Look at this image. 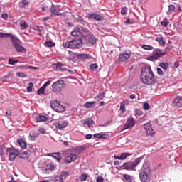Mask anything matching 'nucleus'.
<instances>
[{"instance_id": "obj_1", "label": "nucleus", "mask_w": 182, "mask_h": 182, "mask_svg": "<svg viewBox=\"0 0 182 182\" xmlns=\"http://www.w3.org/2000/svg\"><path fill=\"white\" fill-rule=\"evenodd\" d=\"M140 77L141 83L147 85V86H151V85L157 83V80L154 77V73L151 70V66L149 64L142 67Z\"/></svg>"}, {"instance_id": "obj_2", "label": "nucleus", "mask_w": 182, "mask_h": 182, "mask_svg": "<svg viewBox=\"0 0 182 182\" xmlns=\"http://www.w3.org/2000/svg\"><path fill=\"white\" fill-rule=\"evenodd\" d=\"M83 46V41L82 39H73L70 41H67L63 44V46L69 49H79Z\"/></svg>"}, {"instance_id": "obj_3", "label": "nucleus", "mask_w": 182, "mask_h": 182, "mask_svg": "<svg viewBox=\"0 0 182 182\" xmlns=\"http://www.w3.org/2000/svg\"><path fill=\"white\" fill-rule=\"evenodd\" d=\"M142 160L143 156L136 159L133 162H126L122 165V168L124 170H133L136 171V166H139Z\"/></svg>"}, {"instance_id": "obj_4", "label": "nucleus", "mask_w": 182, "mask_h": 182, "mask_svg": "<svg viewBox=\"0 0 182 182\" xmlns=\"http://www.w3.org/2000/svg\"><path fill=\"white\" fill-rule=\"evenodd\" d=\"M10 39L11 40V42L17 52H21V53H23V52H26V49L21 45H19V39L15 35L12 34V36L10 37Z\"/></svg>"}, {"instance_id": "obj_5", "label": "nucleus", "mask_w": 182, "mask_h": 182, "mask_svg": "<svg viewBox=\"0 0 182 182\" xmlns=\"http://www.w3.org/2000/svg\"><path fill=\"white\" fill-rule=\"evenodd\" d=\"M151 177V172H150V169L145 168L139 173V178L141 182H150Z\"/></svg>"}, {"instance_id": "obj_6", "label": "nucleus", "mask_w": 182, "mask_h": 182, "mask_svg": "<svg viewBox=\"0 0 182 182\" xmlns=\"http://www.w3.org/2000/svg\"><path fill=\"white\" fill-rule=\"evenodd\" d=\"M50 107L55 112H58V113H62V112H65V107L59 102V101L56 100H53L50 102Z\"/></svg>"}, {"instance_id": "obj_7", "label": "nucleus", "mask_w": 182, "mask_h": 182, "mask_svg": "<svg viewBox=\"0 0 182 182\" xmlns=\"http://www.w3.org/2000/svg\"><path fill=\"white\" fill-rule=\"evenodd\" d=\"M166 53L167 52H163L161 50L159 49L154 50L152 56L149 57L148 60H157L159 58H161V56H164V55H166Z\"/></svg>"}, {"instance_id": "obj_8", "label": "nucleus", "mask_w": 182, "mask_h": 182, "mask_svg": "<svg viewBox=\"0 0 182 182\" xmlns=\"http://www.w3.org/2000/svg\"><path fill=\"white\" fill-rule=\"evenodd\" d=\"M63 85H65V82L63 80H58L54 82L52 85L53 92H54V93H59V92L62 90Z\"/></svg>"}, {"instance_id": "obj_9", "label": "nucleus", "mask_w": 182, "mask_h": 182, "mask_svg": "<svg viewBox=\"0 0 182 182\" xmlns=\"http://www.w3.org/2000/svg\"><path fill=\"white\" fill-rule=\"evenodd\" d=\"M6 153H9V157L11 161L15 160L16 156L19 155V151L18 150L11 148L6 149Z\"/></svg>"}, {"instance_id": "obj_10", "label": "nucleus", "mask_w": 182, "mask_h": 182, "mask_svg": "<svg viewBox=\"0 0 182 182\" xmlns=\"http://www.w3.org/2000/svg\"><path fill=\"white\" fill-rule=\"evenodd\" d=\"M76 159H77V155L75 153L70 152L65 155L64 161L68 164L73 163V161H75Z\"/></svg>"}, {"instance_id": "obj_11", "label": "nucleus", "mask_w": 182, "mask_h": 182, "mask_svg": "<svg viewBox=\"0 0 182 182\" xmlns=\"http://www.w3.org/2000/svg\"><path fill=\"white\" fill-rule=\"evenodd\" d=\"M144 127L147 136H153L154 134H156V132L151 127V124L150 122H147L144 124Z\"/></svg>"}, {"instance_id": "obj_12", "label": "nucleus", "mask_w": 182, "mask_h": 182, "mask_svg": "<svg viewBox=\"0 0 182 182\" xmlns=\"http://www.w3.org/2000/svg\"><path fill=\"white\" fill-rule=\"evenodd\" d=\"M87 18L88 19H95V21H103V19H105L102 16L96 14H88Z\"/></svg>"}, {"instance_id": "obj_13", "label": "nucleus", "mask_w": 182, "mask_h": 182, "mask_svg": "<svg viewBox=\"0 0 182 182\" xmlns=\"http://www.w3.org/2000/svg\"><path fill=\"white\" fill-rule=\"evenodd\" d=\"M129 58H130L129 51H124V53L119 55V62H124L125 60H127Z\"/></svg>"}, {"instance_id": "obj_14", "label": "nucleus", "mask_w": 182, "mask_h": 182, "mask_svg": "<svg viewBox=\"0 0 182 182\" xmlns=\"http://www.w3.org/2000/svg\"><path fill=\"white\" fill-rule=\"evenodd\" d=\"M68 122L63 121V122H55V126L56 129H58V130H62V129H65L68 127Z\"/></svg>"}, {"instance_id": "obj_15", "label": "nucleus", "mask_w": 182, "mask_h": 182, "mask_svg": "<svg viewBox=\"0 0 182 182\" xmlns=\"http://www.w3.org/2000/svg\"><path fill=\"white\" fill-rule=\"evenodd\" d=\"M52 170H55V165L53 163H50L49 165H47V168L43 170L44 174H50Z\"/></svg>"}, {"instance_id": "obj_16", "label": "nucleus", "mask_w": 182, "mask_h": 182, "mask_svg": "<svg viewBox=\"0 0 182 182\" xmlns=\"http://www.w3.org/2000/svg\"><path fill=\"white\" fill-rule=\"evenodd\" d=\"M39 132L38 131L31 130L29 133V138L31 141H35L36 137H38Z\"/></svg>"}, {"instance_id": "obj_17", "label": "nucleus", "mask_w": 182, "mask_h": 182, "mask_svg": "<svg viewBox=\"0 0 182 182\" xmlns=\"http://www.w3.org/2000/svg\"><path fill=\"white\" fill-rule=\"evenodd\" d=\"M134 126V119L133 118L128 119L124 124V130H126L127 129H132V127H133Z\"/></svg>"}, {"instance_id": "obj_18", "label": "nucleus", "mask_w": 182, "mask_h": 182, "mask_svg": "<svg viewBox=\"0 0 182 182\" xmlns=\"http://www.w3.org/2000/svg\"><path fill=\"white\" fill-rule=\"evenodd\" d=\"M173 106L174 107H176L178 109V107H181L182 106V97H177L175 98V100L173 102Z\"/></svg>"}, {"instance_id": "obj_19", "label": "nucleus", "mask_w": 182, "mask_h": 182, "mask_svg": "<svg viewBox=\"0 0 182 182\" xmlns=\"http://www.w3.org/2000/svg\"><path fill=\"white\" fill-rule=\"evenodd\" d=\"M50 12H51V16L55 15L57 16H60V15H62L58 11V6L55 4H52L50 7Z\"/></svg>"}, {"instance_id": "obj_20", "label": "nucleus", "mask_w": 182, "mask_h": 182, "mask_svg": "<svg viewBox=\"0 0 182 182\" xmlns=\"http://www.w3.org/2000/svg\"><path fill=\"white\" fill-rule=\"evenodd\" d=\"M95 139H106L109 137V134H102V133H97L93 135Z\"/></svg>"}, {"instance_id": "obj_21", "label": "nucleus", "mask_w": 182, "mask_h": 182, "mask_svg": "<svg viewBox=\"0 0 182 182\" xmlns=\"http://www.w3.org/2000/svg\"><path fill=\"white\" fill-rule=\"evenodd\" d=\"M48 156H50V157H53L54 159H55V160H57V161H60V160L62 159V158L60 157V153L59 152L50 153V154H48Z\"/></svg>"}, {"instance_id": "obj_22", "label": "nucleus", "mask_w": 182, "mask_h": 182, "mask_svg": "<svg viewBox=\"0 0 182 182\" xmlns=\"http://www.w3.org/2000/svg\"><path fill=\"white\" fill-rule=\"evenodd\" d=\"M86 40L90 43H96V37L95 36L90 34L86 36Z\"/></svg>"}, {"instance_id": "obj_23", "label": "nucleus", "mask_w": 182, "mask_h": 182, "mask_svg": "<svg viewBox=\"0 0 182 182\" xmlns=\"http://www.w3.org/2000/svg\"><path fill=\"white\" fill-rule=\"evenodd\" d=\"M54 70H62L63 69V67L65 66L64 64L61 63H57V64H54L53 65Z\"/></svg>"}, {"instance_id": "obj_24", "label": "nucleus", "mask_w": 182, "mask_h": 182, "mask_svg": "<svg viewBox=\"0 0 182 182\" xmlns=\"http://www.w3.org/2000/svg\"><path fill=\"white\" fill-rule=\"evenodd\" d=\"M71 35L73 36H80L82 35V33L80 31V28L79 27L75 28L72 32Z\"/></svg>"}, {"instance_id": "obj_25", "label": "nucleus", "mask_w": 182, "mask_h": 182, "mask_svg": "<svg viewBox=\"0 0 182 182\" xmlns=\"http://www.w3.org/2000/svg\"><path fill=\"white\" fill-rule=\"evenodd\" d=\"M129 102L127 100H124L120 104V110L122 113H124L126 112V106L125 105H127Z\"/></svg>"}, {"instance_id": "obj_26", "label": "nucleus", "mask_w": 182, "mask_h": 182, "mask_svg": "<svg viewBox=\"0 0 182 182\" xmlns=\"http://www.w3.org/2000/svg\"><path fill=\"white\" fill-rule=\"evenodd\" d=\"M17 143H18V144H19V146L21 147V149H26V147H27L26 142H25V141H23V139H18L17 140Z\"/></svg>"}, {"instance_id": "obj_27", "label": "nucleus", "mask_w": 182, "mask_h": 182, "mask_svg": "<svg viewBox=\"0 0 182 182\" xmlns=\"http://www.w3.org/2000/svg\"><path fill=\"white\" fill-rule=\"evenodd\" d=\"M85 106L86 109H90L92 107H95V106H96V102L92 101V102H86L85 104Z\"/></svg>"}, {"instance_id": "obj_28", "label": "nucleus", "mask_w": 182, "mask_h": 182, "mask_svg": "<svg viewBox=\"0 0 182 182\" xmlns=\"http://www.w3.org/2000/svg\"><path fill=\"white\" fill-rule=\"evenodd\" d=\"M36 120L38 122H46L48 120V117L45 115H39L36 117Z\"/></svg>"}, {"instance_id": "obj_29", "label": "nucleus", "mask_w": 182, "mask_h": 182, "mask_svg": "<svg viewBox=\"0 0 182 182\" xmlns=\"http://www.w3.org/2000/svg\"><path fill=\"white\" fill-rule=\"evenodd\" d=\"M159 66H160V68H162V69L164 70H167V69H168V68L170 66V64H168V63L162 62L159 64Z\"/></svg>"}, {"instance_id": "obj_30", "label": "nucleus", "mask_w": 182, "mask_h": 182, "mask_svg": "<svg viewBox=\"0 0 182 182\" xmlns=\"http://www.w3.org/2000/svg\"><path fill=\"white\" fill-rule=\"evenodd\" d=\"M156 41L161 46H164L166 45V41H164L163 37L156 38Z\"/></svg>"}, {"instance_id": "obj_31", "label": "nucleus", "mask_w": 182, "mask_h": 182, "mask_svg": "<svg viewBox=\"0 0 182 182\" xmlns=\"http://www.w3.org/2000/svg\"><path fill=\"white\" fill-rule=\"evenodd\" d=\"M129 156H132V154L127 152L122 153L121 154V160H126Z\"/></svg>"}, {"instance_id": "obj_32", "label": "nucleus", "mask_w": 182, "mask_h": 182, "mask_svg": "<svg viewBox=\"0 0 182 182\" xmlns=\"http://www.w3.org/2000/svg\"><path fill=\"white\" fill-rule=\"evenodd\" d=\"M20 26H21V29H27L28 23H26V21H21L20 22Z\"/></svg>"}, {"instance_id": "obj_33", "label": "nucleus", "mask_w": 182, "mask_h": 182, "mask_svg": "<svg viewBox=\"0 0 182 182\" xmlns=\"http://www.w3.org/2000/svg\"><path fill=\"white\" fill-rule=\"evenodd\" d=\"M95 123V121H93V119H87V127H88V129H90V127H92V125Z\"/></svg>"}, {"instance_id": "obj_34", "label": "nucleus", "mask_w": 182, "mask_h": 182, "mask_svg": "<svg viewBox=\"0 0 182 182\" xmlns=\"http://www.w3.org/2000/svg\"><path fill=\"white\" fill-rule=\"evenodd\" d=\"M45 46H47V48H53L55 46V43L52 41H46L44 43Z\"/></svg>"}, {"instance_id": "obj_35", "label": "nucleus", "mask_w": 182, "mask_h": 182, "mask_svg": "<svg viewBox=\"0 0 182 182\" xmlns=\"http://www.w3.org/2000/svg\"><path fill=\"white\" fill-rule=\"evenodd\" d=\"M53 182H63V178L60 176H55L54 178H51Z\"/></svg>"}, {"instance_id": "obj_36", "label": "nucleus", "mask_w": 182, "mask_h": 182, "mask_svg": "<svg viewBox=\"0 0 182 182\" xmlns=\"http://www.w3.org/2000/svg\"><path fill=\"white\" fill-rule=\"evenodd\" d=\"M46 87L42 86L40 89L38 90L37 93L38 95H45Z\"/></svg>"}, {"instance_id": "obj_37", "label": "nucleus", "mask_w": 182, "mask_h": 182, "mask_svg": "<svg viewBox=\"0 0 182 182\" xmlns=\"http://www.w3.org/2000/svg\"><path fill=\"white\" fill-rule=\"evenodd\" d=\"M133 178V176L129 175V174H124V180L126 181H132Z\"/></svg>"}, {"instance_id": "obj_38", "label": "nucleus", "mask_w": 182, "mask_h": 182, "mask_svg": "<svg viewBox=\"0 0 182 182\" xmlns=\"http://www.w3.org/2000/svg\"><path fill=\"white\" fill-rule=\"evenodd\" d=\"M105 92H100L95 99H97V100H102L105 97Z\"/></svg>"}, {"instance_id": "obj_39", "label": "nucleus", "mask_w": 182, "mask_h": 182, "mask_svg": "<svg viewBox=\"0 0 182 182\" xmlns=\"http://www.w3.org/2000/svg\"><path fill=\"white\" fill-rule=\"evenodd\" d=\"M12 36L11 33H0V38H10Z\"/></svg>"}, {"instance_id": "obj_40", "label": "nucleus", "mask_w": 182, "mask_h": 182, "mask_svg": "<svg viewBox=\"0 0 182 182\" xmlns=\"http://www.w3.org/2000/svg\"><path fill=\"white\" fill-rule=\"evenodd\" d=\"M176 10V6L173 4H171L168 6V13L169 14H173L174 11Z\"/></svg>"}, {"instance_id": "obj_41", "label": "nucleus", "mask_w": 182, "mask_h": 182, "mask_svg": "<svg viewBox=\"0 0 182 182\" xmlns=\"http://www.w3.org/2000/svg\"><path fill=\"white\" fill-rule=\"evenodd\" d=\"M141 48L142 49H145V50H151L154 49L153 46L148 45H143Z\"/></svg>"}, {"instance_id": "obj_42", "label": "nucleus", "mask_w": 182, "mask_h": 182, "mask_svg": "<svg viewBox=\"0 0 182 182\" xmlns=\"http://www.w3.org/2000/svg\"><path fill=\"white\" fill-rule=\"evenodd\" d=\"M87 179V173H83L80 176V181H86Z\"/></svg>"}, {"instance_id": "obj_43", "label": "nucleus", "mask_w": 182, "mask_h": 182, "mask_svg": "<svg viewBox=\"0 0 182 182\" xmlns=\"http://www.w3.org/2000/svg\"><path fill=\"white\" fill-rule=\"evenodd\" d=\"M134 113H135V114H136L138 116H143V111H141V109H139L136 108L134 109Z\"/></svg>"}, {"instance_id": "obj_44", "label": "nucleus", "mask_w": 182, "mask_h": 182, "mask_svg": "<svg viewBox=\"0 0 182 182\" xmlns=\"http://www.w3.org/2000/svg\"><path fill=\"white\" fill-rule=\"evenodd\" d=\"M80 59H89V55L87 54H80L78 55Z\"/></svg>"}, {"instance_id": "obj_45", "label": "nucleus", "mask_w": 182, "mask_h": 182, "mask_svg": "<svg viewBox=\"0 0 182 182\" xmlns=\"http://www.w3.org/2000/svg\"><path fill=\"white\" fill-rule=\"evenodd\" d=\"M18 62H19V60L10 58L9 60V65H15L16 63H18Z\"/></svg>"}, {"instance_id": "obj_46", "label": "nucleus", "mask_w": 182, "mask_h": 182, "mask_svg": "<svg viewBox=\"0 0 182 182\" xmlns=\"http://www.w3.org/2000/svg\"><path fill=\"white\" fill-rule=\"evenodd\" d=\"M97 68H98V66H97V64H96V63L91 64L90 65V69L93 71L96 70V69H97Z\"/></svg>"}, {"instance_id": "obj_47", "label": "nucleus", "mask_w": 182, "mask_h": 182, "mask_svg": "<svg viewBox=\"0 0 182 182\" xmlns=\"http://www.w3.org/2000/svg\"><path fill=\"white\" fill-rule=\"evenodd\" d=\"M32 87H33V82H30L27 87V92H32Z\"/></svg>"}, {"instance_id": "obj_48", "label": "nucleus", "mask_w": 182, "mask_h": 182, "mask_svg": "<svg viewBox=\"0 0 182 182\" xmlns=\"http://www.w3.org/2000/svg\"><path fill=\"white\" fill-rule=\"evenodd\" d=\"M168 23H170L168 22V20H167V19H165L161 22V25H162V26H165V27L167 26L168 25Z\"/></svg>"}, {"instance_id": "obj_49", "label": "nucleus", "mask_w": 182, "mask_h": 182, "mask_svg": "<svg viewBox=\"0 0 182 182\" xmlns=\"http://www.w3.org/2000/svg\"><path fill=\"white\" fill-rule=\"evenodd\" d=\"M143 108L144 109V110H149L150 105H149V103H147V102H145L143 105Z\"/></svg>"}, {"instance_id": "obj_50", "label": "nucleus", "mask_w": 182, "mask_h": 182, "mask_svg": "<svg viewBox=\"0 0 182 182\" xmlns=\"http://www.w3.org/2000/svg\"><path fill=\"white\" fill-rule=\"evenodd\" d=\"M157 70V74L159 75V76H163V75H164V72H163V70H161V68H157L156 69Z\"/></svg>"}, {"instance_id": "obj_51", "label": "nucleus", "mask_w": 182, "mask_h": 182, "mask_svg": "<svg viewBox=\"0 0 182 182\" xmlns=\"http://www.w3.org/2000/svg\"><path fill=\"white\" fill-rule=\"evenodd\" d=\"M85 146H79L75 149V150L80 151V153H82L83 150H85Z\"/></svg>"}, {"instance_id": "obj_52", "label": "nucleus", "mask_w": 182, "mask_h": 182, "mask_svg": "<svg viewBox=\"0 0 182 182\" xmlns=\"http://www.w3.org/2000/svg\"><path fill=\"white\" fill-rule=\"evenodd\" d=\"M17 76H18V77H26V75H25V73H22V72H19L17 73Z\"/></svg>"}, {"instance_id": "obj_53", "label": "nucleus", "mask_w": 182, "mask_h": 182, "mask_svg": "<svg viewBox=\"0 0 182 182\" xmlns=\"http://www.w3.org/2000/svg\"><path fill=\"white\" fill-rule=\"evenodd\" d=\"M96 181L97 182H103V181H105V179L103 178V177L99 176L97 177Z\"/></svg>"}, {"instance_id": "obj_54", "label": "nucleus", "mask_w": 182, "mask_h": 182, "mask_svg": "<svg viewBox=\"0 0 182 182\" xmlns=\"http://www.w3.org/2000/svg\"><path fill=\"white\" fill-rule=\"evenodd\" d=\"M69 176V171H63L61 173V177H68Z\"/></svg>"}, {"instance_id": "obj_55", "label": "nucleus", "mask_w": 182, "mask_h": 182, "mask_svg": "<svg viewBox=\"0 0 182 182\" xmlns=\"http://www.w3.org/2000/svg\"><path fill=\"white\" fill-rule=\"evenodd\" d=\"M82 124L83 127H85V129L87 127V119H85L82 121Z\"/></svg>"}, {"instance_id": "obj_56", "label": "nucleus", "mask_w": 182, "mask_h": 182, "mask_svg": "<svg viewBox=\"0 0 182 182\" xmlns=\"http://www.w3.org/2000/svg\"><path fill=\"white\" fill-rule=\"evenodd\" d=\"M126 12H127V8L124 7V8L121 10V14H122V15H126Z\"/></svg>"}, {"instance_id": "obj_57", "label": "nucleus", "mask_w": 182, "mask_h": 182, "mask_svg": "<svg viewBox=\"0 0 182 182\" xmlns=\"http://www.w3.org/2000/svg\"><path fill=\"white\" fill-rule=\"evenodd\" d=\"M178 66H180V63H178V61H176V62H175V63H174L173 68L174 69H177V68H178Z\"/></svg>"}, {"instance_id": "obj_58", "label": "nucleus", "mask_w": 182, "mask_h": 182, "mask_svg": "<svg viewBox=\"0 0 182 182\" xmlns=\"http://www.w3.org/2000/svg\"><path fill=\"white\" fill-rule=\"evenodd\" d=\"M49 85H50V80L47 81V82L43 85V87L46 89V87H48V86H49Z\"/></svg>"}, {"instance_id": "obj_59", "label": "nucleus", "mask_w": 182, "mask_h": 182, "mask_svg": "<svg viewBox=\"0 0 182 182\" xmlns=\"http://www.w3.org/2000/svg\"><path fill=\"white\" fill-rule=\"evenodd\" d=\"M92 137H93V135H92V134H87L85 136V139H87V140H90V139H92Z\"/></svg>"}, {"instance_id": "obj_60", "label": "nucleus", "mask_w": 182, "mask_h": 182, "mask_svg": "<svg viewBox=\"0 0 182 182\" xmlns=\"http://www.w3.org/2000/svg\"><path fill=\"white\" fill-rule=\"evenodd\" d=\"M39 132H40V133H41L42 134H45V133H46V130L45 129H43V128H41V129H39Z\"/></svg>"}, {"instance_id": "obj_61", "label": "nucleus", "mask_w": 182, "mask_h": 182, "mask_svg": "<svg viewBox=\"0 0 182 182\" xmlns=\"http://www.w3.org/2000/svg\"><path fill=\"white\" fill-rule=\"evenodd\" d=\"M6 116L9 117V116H12V114L11 113V110H7L6 112Z\"/></svg>"}, {"instance_id": "obj_62", "label": "nucleus", "mask_w": 182, "mask_h": 182, "mask_svg": "<svg viewBox=\"0 0 182 182\" xmlns=\"http://www.w3.org/2000/svg\"><path fill=\"white\" fill-rule=\"evenodd\" d=\"M22 4L24 6L29 5V2H28V1H26V0H23Z\"/></svg>"}, {"instance_id": "obj_63", "label": "nucleus", "mask_w": 182, "mask_h": 182, "mask_svg": "<svg viewBox=\"0 0 182 182\" xmlns=\"http://www.w3.org/2000/svg\"><path fill=\"white\" fill-rule=\"evenodd\" d=\"M1 18H3V19H8V14H2Z\"/></svg>"}, {"instance_id": "obj_64", "label": "nucleus", "mask_w": 182, "mask_h": 182, "mask_svg": "<svg viewBox=\"0 0 182 182\" xmlns=\"http://www.w3.org/2000/svg\"><path fill=\"white\" fill-rule=\"evenodd\" d=\"M40 182H53V180H52V179H49V180H42V181H40Z\"/></svg>"}]
</instances>
